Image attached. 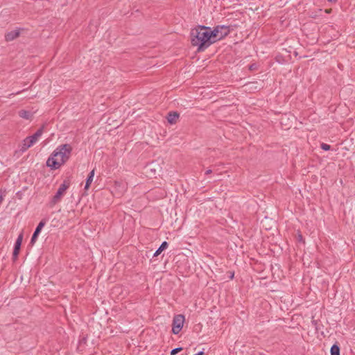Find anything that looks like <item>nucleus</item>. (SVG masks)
Masks as SVG:
<instances>
[{
	"instance_id": "nucleus-7",
	"label": "nucleus",
	"mask_w": 355,
	"mask_h": 355,
	"mask_svg": "<svg viewBox=\"0 0 355 355\" xmlns=\"http://www.w3.org/2000/svg\"><path fill=\"white\" fill-rule=\"evenodd\" d=\"M22 240H23V234L21 233L18 236V237L15 241V248H14V250H13V253H12V257H13L14 259H16L18 257L19 250L21 248V245L22 243Z\"/></svg>"
},
{
	"instance_id": "nucleus-15",
	"label": "nucleus",
	"mask_w": 355,
	"mask_h": 355,
	"mask_svg": "<svg viewBox=\"0 0 355 355\" xmlns=\"http://www.w3.org/2000/svg\"><path fill=\"white\" fill-rule=\"evenodd\" d=\"M182 349V347H178V348L173 349L171 351V355H175L177 353L180 352Z\"/></svg>"
},
{
	"instance_id": "nucleus-17",
	"label": "nucleus",
	"mask_w": 355,
	"mask_h": 355,
	"mask_svg": "<svg viewBox=\"0 0 355 355\" xmlns=\"http://www.w3.org/2000/svg\"><path fill=\"white\" fill-rule=\"evenodd\" d=\"M148 168H149V169L152 171V173H153V175H155L156 174V170L155 168H153L152 167V165H150L148 166Z\"/></svg>"
},
{
	"instance_id": "nucleus-12",
	"label": "nucleus",
	"mask_w": 355,
	"mask_h": 355,
	"mask_svg": "<svg viewBox=\"0 0 355 355\" xmlns=\"http://www.w3.org/2000/svg\"><path fill=\"white\" fill-rule=\"evenodd\" d=\"M19 116L25 119H31L33 114L30 111L20 110L19 112Z\"/></svg>"
},
{
	"instance_id": "nucleus-21",
	"label": "nucleus",
	"mask_w": 355,
	"mask_h": 355,
	"mask_svg": "<svg viewBox=\"0 0 355 355\" xmlns=\"http://www.w3.org/2000/svg\"><path fill=\"white\" fill-rule=\"evenodd\" d=\"M329 2H335L337 0H328Z\"/></svg>"
},
{
	"instance_id": "nucleus-19",
	"label": "nucleus",
	"mask_w": 355,
	"mask_h": 355,
	"mask_svg": "<svg viewBox=\"0 0 355 355\" xmlns=\"http://www.w3.org/2000/svg\"><path fill=\"white\" fill-rule=\"evenodd\" d=\"M3 200L2 192L0 191V202Z\"/></svg>"
},
{
	"instance_id": "nucleus-16",
	"label": "nucleus",
	"mask_w": 355,
	"mask_h": 355,
	"mask_svg": "<svg viewBox=\"0 0 355 355\" xmlns=\"http://www.w3.org/2000/svg\"><path fill=\"white\" fill-rule=\"evenodd\" d=\"M321 148L324 150H329L331 148L330 145L322 143L321 144Z\"/></svg>"
},
{
	"instance_id": "nucleus-3",
	"label": "nucleus",
	"mask_w": 355,
	"mask_h": 355,
	"mask_svg": "<svg viewBox=\"0 0 355 355\" xmlns=\"http://www.w3.org/2000/svg\"><path fill=\"white\" fill-rule=\"evenodd\" d=\"M43 133V128L38 129L35 134L30 137H27L23 140L22 146L21 150L22 152L26 151L27 149L33 146L41 137Z\"/></svg>"
},
{
	"instance_id": "nucleus-22",
	"label": "nucleus",
	"mask_w": 355,
	"mask_h": 355,
	"mask_svg": "<svg viewBox=\"0 0 355 355\" xmlns=\"http://www.w3.org/2000/svg\"><path fill=\"white\" fill-rule=\"evenodd\" d=\"M230 277H231V278H233V277H234V274L230 275Z\"/></svg>"
},
{
	"instance_id": "nucleus-4",
	"label": "nucleus",
	"mask_w": 355,
	"mask_h": 355,
	"mask_svg": "<svg viewBox=\"0 0 355 355\" xmlns=\"http://www.w3.org/2000/svg\"><path fill=\"white\" fill-rule=\"evenodd\" d=\"M212 40L216 42L227 35L230 33V28L227 26H217L213 30L211 29Z\"/></svg>"
},
{
	"instance_id": "nucleus-13",
	"label": "nucleus",
	"mask_w": 355,
	"mask_h": 355,
	"mask_svg": "<svg viewBox=\"0 0 355 355\" xmlns=\"http://www.w3.org/2000/svg\"><path fill=\"white\" fill-rule=\"evenodd\" d=\"M168 243L166 241L162 242L159 248L155 251L153 254V257H157L164 250H165L168 247Z\"/></svg>"
},
{
	"instance_id": "nucleus-2",
	"label": "nucleus",
	"mask_w": 355,
	"mask_h": 355,
	"mask_svg": "<svg viewBox=\"0 0 355 355\" xmlns=\"http://www.w3.org/2000/svg\"><path fill=\"white\" fill-rule=\"evenodd\" d=\"M72 147L65 144L58 146L46 161L47 166L51 169H58L63 165L70 157Z\"/></svg>"
},
{
	"instance_id": "nucleus-11",
	"label": "nucleus",
	"mask_w": 355,
	"mask_h": 355,
	"mask_svg": "<svg viewBox=\"0 0 355 355\" xmlns=\"http://www.w3.org/2000/svg\"><path fill=\"white\" fill-rule=\"evenodd\" d=\"M94 176V170H92V171L89 173V175H88V177H87V180H86V183H85V190H87V189H89V186H90L91 183H92V181H93Z\"/></svg>"
},
{
	"instance_id": "nucleus-6",
	"label": "nucleus",
	"mask_w": 355,
	"mask_h": 355,
	"mask_svg": "<svg viewBox=\"0 0 355 355\" xmlns=\"http://www.w3.org/2000/svg\"><path fill=\"white\" fill-rule=\"evenodd\" d=\"M184 322V316L183 315H177L174 316L172 324V332L178 334L182 330Z\"/></svg>"
},
{
	"instance_id": "nucleus-5",
	"label": "nucleus",
	"mask_w": 355,
	"mask_h": 355,
	"mask_svg": "<svg viewBox=\"0 0 355 355\" xmlns=\"http://www.w3.org/2000/svg\"><path fill=\"white\" fill-rule=\"evenodd\" d=\"M69 187V183L67 181H64V182L60 185L57 192L52 198L51 204L53 205L60 201Z\"/></svg>"
},
{
	"instance_id": "nucleus-8",
	"label": "nucleus",
	"mask_w": 355,
	"mask_h": 355,
	"mask_svg": "<svg viewBox=\"0 0 355 355\" xmlns=\"http://www.w3.org/2000/svg\"><path fill=\"white\" fill-rule=\"evenodd\" d=\"M46 224V220H42L39 224L37 225L33 236H32V238H31V244H34L37 239V236L39 235V234L40 233L42 229L44 227V226Z\"/></svg>"
},
{
	"instance_id": "nucleus-10",
	"label": "nucleus",
	"mask_w": 355,
	"mask_h": 355,
	"mask_svg": "<svg viewBox=\"0 0 355 355\" xmlns=\"http://www.w3.org/2000/svg\"><path fill=\"white\" fill-rule=\"evenodd\" d=\"M178 117H179V114L177 112H170L168 114L167 121L169 123L174 124L176 123Z\"/></svg>"
},
{
	"instance_id": "nucleus-14",
	"label": "nucleus",
	"mask_w": 355,
	"mask_h": 355,
	"mask_svg": "<svg viewBox=\"0 0 355 355\" xmlns=\"http://www.w3.org/2000/svg\"><path fill=\"white\" fill-rule=\"evenodd\" d=\"M331 355H340V347L338 345L334 344L331 347Z\"/></svg>"
},
{
	"instance_id": "nucleus-18",
	"label": "nucleus",
	"mask_w": 355,
	"mask_h": 355,
	"mask_svg": "<svg viewBox=\"0 0 355 355\" xmlns=\"http://www.w3.org/2000/svg\"><path fill=\"white\" fill-rule=\"evenodd\" d=\"M212 171L211 169H208L205 171V174L206 175H208V174H210L211 173Z\"/></svg>"
},
{
	"instance_id": "nucleus-20",
	"label": "nucleus",
	"mask_w": 355,
	"mask_h": 355,
	"mask_svg": "<svg viewBox=\"0 0 355 355\" xmlns=\"http://www.w3.org/2000/svg\"><path fill=\"white\" fill-rule=\"evenodd\" d=\"M203 354H204V352L202 351H201L194 355H203Z\"/></svg>"
},
{
	"instance_id": "nucleus-1",
	"label": "nucleus",
	"mask_w": 355,
	"mask_h": 355,
	"mask_svg": "<svg viewBox=\"0 0 355 355\" xmlns=\"http://www.w3.org/2000/svg\"><path fill=\"white\" fill-rule=\"evenodd\" d=\"M191 42L193 46L198 47V51H203L214 43L212 40L211 28L200 26L191 31Z\"/></svg>"
},
{
	"instance_id": "nucleus-9",
	"label": "nucleus",
	"mask_w": 355,
	"mask_h": 355,
	"mask_svg": "<svg viewBox=\"0 0 355 355\" xmlns=\"http://www.w3.org/2000/svg\"><path fill=\"white\" fill-rule=\"evenodd\" d=\"M19 35V30H14L6 34V41H12Z\"/></svg>"
}]
</instances>
